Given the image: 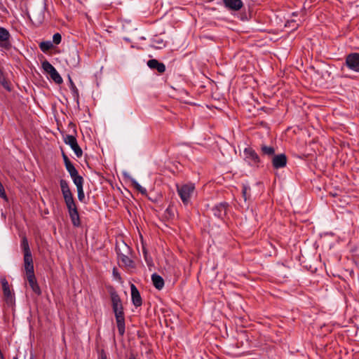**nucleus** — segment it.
Returning a JSON list of instances; mask_svg holds the SVG:
<instances>
[{"label":"nucleus","mask_w":359,"mask_h":359,"mask_svg":"<svg viewBox=\"0 0 359 359\" xmlns=\"http://www.w3.org/2000/svg\"><path fill=\"white\" fill-rule=\"evenodd\" d=\"M60 186L72 223L74 226L79 227L81 226L80 217L69 184L65 180L61 179Z\"/></svg>","instance_id":"nucleus-1"},{"label":"nucleus","mask_w":359,"mask_h":359,"mask_svg":"<svg viewBox=\"0 0 359 359\" xmlns=\"http://www.w3.org/2000/svg\"><path fill=\"white\" fill-rule=\"evenodd\" d=\"M111 301L112 309L115 315L117 328L120 336L123 337L125 334V316L123 306L120 296L113 287H110L109 290Z\"/></svg>","instance_id":"nucleus-2"},{"label":"nucleus","mask_w":359,"mask_h":359,"mask_svg":"<svg viewBox=\"0 0 359 359\" xmlns=\"http://www.w3.org/2000/svg\"><path fill=\"white\" fill-rule=\"evenodd\" d=\"M194 189L195 187L192 184H183L180 187H177V193L184 205H187L189 203Z\"/></svg>","instance_id":"nucleus-3"},{"label":"nucleus","mask_w":359,"mask_h":359,"mask_svg":"<svg viewBox=\"0 0 359 359\" xmlns=\"http://www.w3.org/2000/svg\"><path fill=\"white\" fill-rule=\"evenodd\" d=\"M122 250L120 246L116 245V251L118 255V259L121 261V262L126 266L128 267L133 266V261L124 252L129 253L130 248L129 247L123 243L122 245Z\"/></svg>","instance_id":"nucleus-4"},{"label":"nucleus","mask_w":359,"mask_h":359,"mask_svg":"<svg viewBox=\"0 0 359 359\" xmlns=\"http://www.w3.org/2000/svg\"><path fill=\"white\" fill-rule=\"evenodd\" d=\"M64 142L65 144L69 145L75 153L78 158H80L83 155V151L77 142V140L74 135H66L64 136Z\"/></svg>","instance_id":"nucleus-5"},{"label":"nucleus","mask_w":359,"mask_h":359,"mask_svg":"<svg viewBox=\"0 0 359 359\" xmlns=\"http://www.w3.org/2000/svg\"><path fill=\"white\" fill-rule=\"evenodd\" d=\"M346 65L350 69L359 72V53L348 54L346 57Z\"/></svg>","instance_id":"nucleus-6"},{"label":"nucleus","mask_w":359,"mask_h":359,"mask_svg":"<svg viewBox=\"0 0 359 359\" xmlns=\"http://www.w3.org/2000/svg\"><path fill=\"white\" fill-rule=\"evenodd\" d=\"M66 62L70 68L77 67L80 63V56L76 49L70 50L66 56Z\"/></svg>","instance_id":"nucleus-7"},{"label":"nucleus","mask_w":359,"mask_h":359,"mask_svg":"<svg viewBox=\"0 0 359 359\" xmlns=\"http://www.w3.org/2000/svg\"><path fill=\"white\" fill-rule=\"evenodd\" d=\"M1 283L2 285L3 293L5 297L6 302L8 304L12 305L14 302V297H13L11 290L10 289V285L8 284V282L6 280V278L4 277V278H1Z\"/></svg>","instance_id":"nucleus-8"},{"label":"nucleus","mask_w":359,"mask_h":359,"mask_svg":"<svg viewBox=\"0 0 359 359\" xmlns=\"http://www.w3.org/2000/svg\"><path fill=\"white\" fill-rule=\"evenodd\" d=\"M11 34L4 27H0V46L9 50L11 47L10 42Z\"/></svg>","instance_id":"nucleus-9"},{"label":"nucleus","mask_w":359,"mask_h":359,"mask_svg":"<svg viewBox=\"0 0 359 359\" xmlns=\"http://www.w3.org/2000/svg\"><path fill=\"white\" fill-rule=\"evenodd\" d=\"M245 159L250 163L257 165L260 163V158L256 151L252 147H247L244 149Z\"/></svg>","instance_id":"nucleus-10"},{"label":"nucleus","mask_w":359,"mask_h":359,"mask_svg":"<svg viewBox=\"0 0 359 359\" xmlns=\"http://www.w3.org/2000/svg\"><path fill=\"white\" fill-rule=\"evenodd\" d=\"M287 156L285 154L274 155L272 158V165L275 169L284 168L287 164Z\"/></svg>","instance_id":"nucleus-11"},{"label":"nucleus","mask_w":359,"mask_h":359,"mask_svg":"<svg viewBox=\"0 0 359 359\" xmlns=\"http://www.w3.org/2000/svg\"><path fill=\"white\" fill-rule=\"evenodd\" d=\"M131 299L133 305L137 308L142 306V299L139 290L134 284L130 285Z\"/></svg>","instance_id":"nucleus-12"},{"label":"nucleus","mask_w":359,"mask_h":359,"mask_svg":"<svg viewBox=\"0 0 359 359\" xmlns=\"http://www.w3.org/2000/svg\"><path fill=\"white\" fill-rule=\"evenodd\" d=\"M24 267L26 276L34 274V263L32 254L24 255Z\"/></svg>","instance_id":"nucleus-13"},{"label":"nucleus","mask_w":359,"mask_h":359,"mask_svg":"<svg viewBox=\"0 0 359 359\" xmlns=\"http://www.w3.org/2000/svg\"><path fill=\"white\" fill-rule=\"evenodd\" d=\"M229 207V204L226 202L220 203L218 205H215L212 209L213 215L218 217L222 218L226 214V210Z\"/></svg>","instance_id":"nucleus-14"},{"label":"nucleus","mask_w":359,"mask_h":359,"mask_svg":"<svg viewBox=\"0 0 359 359\" xmlns=\"http://www.w3.org/2000/svg\"><path fill=\"white\" fill-rule=\"evenodd\" d=\"M147 66L151 69H156L159 74H163L165 72V65L163 63L159 62L156 59H151L147 61Z\"/></svg>","instance_id":"nucleus-15"},{"label":"nucleus","mask_w":359,"mask_h":359,"mask_svg":"<svg viewBox=\"0 0 359 359\" xmlns=\"http://www.w3.org/2000/svg\"><path fill=\"white\" fill-rule=\"evenodd\" d=\"M27 279L29 283V287L32 288V291L38 296L41 294V288L37 283L36 278L35 277V274L27 275Z\"/></svg>","instance_id":"nucleus-16"},{"label":"nucleus","mask_w":359,"mask_h":359,"mask_svg":"<svg viewBox=\"0 0 359 359\" xmlns=\"http://www.w3.org/2000/svg\"><path fill=\"white\" fill-rule=\"evenodd\" d=\"M223 2L225 7L230 11H239L243 6L241 0H223Z\"/></svg>","instance_id":"nucleus-17"},{"label":"nucleus","mask_w":359,"mask_h":359,"mask_svg":"<svg viewBox=\"0 0 359 359\" xmlns=\"http://www.w3.org/2000/svg\"><path fill=\"white\" fill-rule=\"evenodd\" d=\"M165 45L166 42L158 36H154V37L151 39L150 46L153 48L161 49L165 47Z\"/></svg>","instance_id":"nucleus-18"},{"label":"nucleus","mask_w":359,"mask_h":359,"mask_svg":"<svg viewBox=\"0 0 359 359\" xmlns=\"http://www.w3.org/2000/svg\"><path fill=\"white\" fill-rule=\"evenodd\" d=\"M151 280L153 282L154 286L158 289L161 290L164 286V280L163 278L158 275L157 273H154L151 275Z\"/></svg>","instance_id":"nucleus-19"},{"label":"nucleus","mask_w":359,"mask_h":359,"mask_svg":"<svg viewBox=\"0 0 359 359\" xmlns=\"http://www.w3.org/2000/svg\"><path fill=\"white\" fill-rule=\"evenodd\" d=\"M261 151L263 155L271 156L272 158L275 155V149L273 147H269L263 144L261 146Z\"/></svg>","instance_id":"nucleus-20"},{"label":"nucleus","mask_w":359,"mask_h":359,"mask_svg":"<svg viewBox=\"0 0 359 359\" xmlns=\"http://www.w3.org/2000/svg\"><path fill=\"white\" fill-rule=\"evenodd\" d=\"M74 184L76 185V188H81L83 185V178L82 176L79 175V172L74 174V175L71 176Z\"/></svg>","instance_id":"nucleus-21"},{"label":"nucleus","mask_w":359,"mask_h":359,"mask_svg":"<svg viewBox=\"0 0 359 359\" xmlns=\"http://www.w3.org/2000/svg\"><path fill=\"white\" fill-rule=\"evenodd\" d=\"M69 88L72 93V95L77 101L79 100V90L75 86L74 83L73 82L72 78L70 76H69Z\"/></svg>","instance_id":"nucleus-22"},{"label":"nucleus","mask_w":359,"mask_h":359,"mask_svg":"<svg viewBox=\"0 0 359 359\" xmlns=\"http://www.w3.org/2000/svg\"><path fill=\"white\" fill-rule=\"evenodd\" d=\"M130 182L133 187L142 195H147V189L142 187L135 179L130 178Z\"/></svg>","instance_id":"nucleus-23"},{"label":"nucleus","mask_w":359,"mask_h":359,"mask_svg":"<svg viewBox=\"0 0 359 359\" xmlns=\"http://www.w3.org/2000/svg\"><path fill=\"white\" fill-rule=\"evenodd\" d=\"M21 248H22V249L23 250L24 255L32 254L30 248H29L28 240L26 238V236H23L22 238V241H21Z\"/></svg>","instance_id":"nucleus-24"},{"label":"nucleus","mask_w":359,"mask_h":359,"mask_svg":"<svg viewBox=\"0 0 359 359\" xmlns=\"http://www.w3.org/2000/svg\"><path fill=\"white\" fill-rule=\"evenodd\" d=\"M39 47H40V49L43 52L45 53V52H47L48 50L52 49L53 47V45L52 41H46L41 42L40 44H39Z\"/></svg>","instance_id":"nucleus-25"},{"label":"nucleus","mask_w":359,"mask_h":359,"mask_svg":"<svg viewBox=\"0 0 359 359\" xmlns=\"http://www.w3.org/2000/svg\"><path fill=\"white\" fill-rule=\"evenodd\" d=\"M42 68L43 69L49 74V75L55 70V68L48 61L44 60L42 64Z\"/></svg>","instance_id":"nucleus-26"},{"label":"nucleus","mask_w":359,"mask_h":359,"mask_svg":"<svg viewBox=\"0 0 359 359\" xmlns=\"http://www.w3.org/2000/svg\"><path fill=\"white\" fill-rule=\"evenodd\" d=\"M50 76L51 79H53V81L57 84H61L63 81L62 77L56 69L50 74Z\"/></svg>","instance_id":"nucleus-27"},{"label":"nucleus","mask_w":359,"mask_h":359,"mask_svg":"<svg viewBox=\"0 0 359 359\" xmlns=\"http://www.w3.org/2000/svg\"><path fill=\"white\" fill-rule=\"evenodd\" d=\"M0 83L2 85V86L8 90V91L11 90V88L9 86V83L7 81L6 77L4 76L3 71L0 69Z\"/></svg>","instance_id":"nucleus-28"},{"label":"nucleus","mask_w":359,"mask_h":359,"mask_svg":"<svg viewBox=\"0 0 359 359\" xmlns=\"http://www.w3.org/2000/svg\"><path fill=\"white\" fill-rule=\"evenodd\" d=\"M65 168L70 176L74 175V174L78 172V170L75 168L74 165L72 162L67 163L65 164Z\"/></svg>","instance_id":"nucleus-29"},{"label":"nucleus","mask_w":359,"mask_h":359,"mask_svg":"<svg viewBox=\"0 0 359 359\" xmlns=\"http://www.w3.org/2000/svg\"><path fill=\"white\" fill-rule=\"evenodd\" d=\"M250 190V187L245 184H243L242 186V195L244 198V201H246L248 199L250 198V195L248 194V191Z\"/></svg>","instance_id":"nucleus-30"},{"label":"nucleus","mask_w":359,"mask_h":359,"mask_svg":"<svg viewBox=\"0 0 359 359\" xmlns=\"http://www.w3.org/2000/svg\"><path fill=\"white\" fill-rule=\"evenodd\" d=\"M77 194H78V199L79 201L83 202L85 198V194L83 191V188H76Z\"/></svg>","instance_id":"nucleus-31"},{"label":"nucleus","mask_w":359,"mask_h":359,"mask_svg":"<svg viewBox=\"0 0 359 359\" xmlns=\"http://www.w3.org/2000/svg\"><path fill=\"white\" fill-rule=\"evenodd\" d=\"M62 41V36L60 33H55L53 36V42L57 45L60 44Z\"/></svg>","instance_id":"nucleus-32"},{"label":"nucleus","mask_w":359,"mask_h":359,"mask_svg":"<svg viewBox=\"0 0 359 359\" xmlns=\"http://www.w3.org/2000/svg\"><path fill=\"white\" fill-rule=\"evenodd\" d=\"M286 27H291L292 29H295L298 27L299 25L296 23L294 20L287 21L285 24Z\"/></svg>","instance_id":"nucleus-33"},{"label":"nucleus","mask_w":359,"mask_h":359,"mask_svg":"<svg viewBox=\"0 0 359 359\" xmlns=\"http://www.w3.org/2000/svg\"><path fill=\"white\" fill-rule=\"evenodd\" d=\"M0 196L4 198H6V193H5V191H4V187H3V185L1 184V182H0Z\"/></svg>","instance_id":"nucleus-34"},{"label":"nucleus","mask_w":359,"mask_h":359,"mask_svg":"<svg viewBox=\"0 0 359 359\" xmlns=\"http://www.w3.org/2000/svg\"><path fill=\"white\" fill-rule=\"evenodd\" d=\"M62 156L65 165L67 163L71 162L69 158H68V156L66 155V154L63 151H62Z\"/></svg>","instance_id":"nucleus-35"},{"label":"nucleus","mask_w":359,"mask_h":359,"mask_svg":"<svg viewBox=\"0 0 359 359\" xmlns=\"http://www.w3.org/2000/svg\"><path fill=\"white\" fill-rule=\"evenodd\" d=\"M166 213H168L170 217H174V210L171 207H168L166 210H165Z\"/></svg>","instance_id":"nucleus-36"},{"label":"nucleus","mask_w":359,"mask_h":359,"mask_svg":"<svg viewBox=\"0 0 359 359\" xmlns=\"http://www.w3.org/2000/svg\"><path fill=\"white\" fill-rule=\"evenodd\" d=\"M142 252H143V254L144 256V259H145L146 262H147V264H149V260L147 258V250L144 246H142Z\"/></svg>","instance_id":"nucleus-37"},{"label":"nucleus","mask_w":359,"mask_h":359,"mask_svg":"<svg viewBox=\"0 0 359 359\" xmlns=\"http://www.w3.org/2000/svg\"><path fill=\"white\" fill-rule=\"evenodd\" d=\"M113 275L114 277L117 278L118 279H119V280L121 279L120 274L118 273V272L117 271L116 268L113 269Z\"/></svg>","instance_id":"nucleus-38"},{"label":"nucleus","mask_w":359,"mask_h":359,"mask_svg":"<svg viewBox=\"0 0 359 359\" xmlns=\"http://www.w3.org/2000/svg\"><path fill=\"white\" fill-rule=\"evenodd\" d=\"M100 359H107V355L103 351L100 355Z\"/></svg>","instance_id":"nucleus-39"},{"label":"nucleus","mask_w":359,"mask_h":359,"mask_svg":"<svg viewBox=\"0 0 359 359\" xmlns=\"http://www.w3.org/2000/svg\"><path fill=\"white\" fill-rule=\"evenodd\" d=\"M0 359H5L1 350H0Z\"/></svg>","instance_id":"nucleus-40"},{"label":"nucleus","mask_w":359,"mask_h":359,"mask_svg":"<svg viewBox=\"0 0 359 359\" xmlns=\"http://www.w3.org/2000/svg\"><path fill=\"white\" fill-rule=\"evenodd\" d=\"M129 359H137V358L133 354H131L129 357Z\"/></svg>","instance_id":"nucleus-41"},{"label":"nucleus","mask_w":359,"mask_h":359,"mask_svg":"<svg viewBox=\"0 0 359 359\" xmlns=\"http://www.w3.org/2000/svg\"><path fill=\"white\" fill-rule=\"evenodd\" d=\"M13 359H18L17 357L13 358Z\"/></svg>","instance_id":"nucleus-42"},{"label":"nucleus","mask_w":359,"mask_h":359,"mask_svg":"<svg viewBox=\"0 0 359 359\" xmlns=\"http://www.w3.org/2000/svg\"><path fill=\"white\" fill-rule=\"evenodd\" d=\"M30 359H33V358H32V357H31V358H30Z\"/></svg>","instance_id":"nucleus-43"},{"label":"nucleus","mask_w":359,"mask_h":359,"mask_svg":"<svg viewBox=\"0 0 359 359\" xmlns=\"http://www.w3.org/2000/svg\"><path fill=\"white\" fill-rule=\"evenodd\" d=\"M0 1H1V0H0Z\"/></svg>","instance_id":"nucleus-44"},{"label":"nucleus","mask_w":359,"mask_h":359,"mask_svg":"<svg viewBox=\"0 0 359 359\" xmlns=\"http://www.w3.org/2000/svg\"><path fill=\"white\" fill-rule=\"evenodd\" d=\"M0 1H1V0H0Z\"/></svg>","instance_id":"nucleus-45"}]
</instances>
